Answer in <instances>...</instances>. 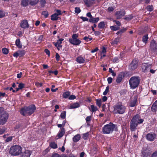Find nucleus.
Here are the masks:
<instances>
[{
  "label": "nucleus",
  "mask_w": 157,
  "mask_h": 157,
  "mask_svg": "<svg viewBox=\"0 0 157 157\" xmlns=\"http://www.w3.org/2000/svg\"><path fill=\"white\" fill-rule=\"evenodd\" d=\"M99 20L98 17L96 18H94L93 17L92 18H90L89 20V21L92 23H96L98 22Z\"/></svg>",
  "instance_id": "4be33fe9"
},
{
  "label": "nucleus",
  "mask_w": 157,
  "mask_h": 157,
  "mask_svg": "<svg viewBox=\"0 0 157 157\" xmlns=\"http://www.w3.org/2000/svg\"><path fill=\"white\" fill-rule=\"evenodd\" d=\"M20 26L24 29L28 28L29 27V25L27 20H22L20 23Z\"/></svg>",
  "instance_id": "2eb2a0df"
},
{
  "label": "nucleus",
  "mask_w": 157,
  "mask_h": 157,
  "mask_svg": "<svg viewBox=\"0 0 157 157\" xmlns=\"http://www.w3.org/2000/svg\"><path fill=\"white\" fill-rule=\"evenodd\" d=\"M12 136H9L7 137L5 140L6 142H8L11 141L12 140Z\"/></svg>",
  "instance_id": "13d9d810"
},
{
  "label": "nucleus",
  "mask_w": 157,
  "mask_h": 157,
  "mask_svg": "<svg viewBox=\"0 0 157 157\" xmlns=\"http://www.w3.org/2000/svg\"><path fill=\"white\" fill-rule=\"evenodd\" d=\"M117 128V125L112 122L104 125L102 128V132L104 134L112 133L114 128Z\"/></svg>",
  "instance_id": "7ed1b4c3"
},
{
  "label": "nucleus",
  "mask_w": 157,
  "mask_h": 157,
  "mask_svg": "<svg viewBox=\"0 0 157 157\" xmlns=\"http://www.w3.org/2000/svg\"><path fill=\"white\" fill-rule=\"evenodd\" d=\"M6 131V129L4 128H0V135L3 134Z\"/></svg>",
  "instance_id": "0e129e2a"
},
{
  "label": "nucleus",
  "mask_w": 157,
  "mask_h": 157,
  "mask_svg": "<svg viewBox=\"0 0 157 157\" xmlns=\"http://www.w3.org/2000/svg\"><path fill=\"white\" fill-rule=\"evenodd\" d=\"M119 62V59L117 57H115L113 59V62L114 63H118Z\"/></svg>",
  "instance_id": "e2e57ef3"
},
{
  "label": "nucleus",
  "mask_w": 157,
  "mask_h": 157,
  "mask_svg": "<svg viewBox=\"0 0 157 157\" xmlns=\"http://www.w3.org/2000/svg\"><path fill=\"white\" fill-rule=\"evenodd\" d=\"M69 42L71 44L75 45H79L81 43V41L80 40L78 39H75L74 40H72V39H69Z\"/></svg>",
  "instance_id": "dca6fc26"
},
{
  "label": "nucleus",
  "mask_w": 157,
  "mask_h": 157,
  "mask_svg": "<svg viewBox=\"0 0 157 157\" xmlns=\"http://www.w3.org/2000/svg\"><path fill=\"white\" fill-rule=\"evenodd\" d=\"M126 28H123L121 29L118 31L117 32V33H116V34L118 35L121 36L123 33L126 31Z\"/></svg>",
  "instance_id": "7c9ffc66"
},
{
  "label": "nucleus",
  "mask_w": 157,
  "mask_h": 157,
  "mask_svg": "<svg viewBox=\"0 0 157 157\" xmlns=\"http://www.w3.org/2000/svg\"><path fill=\"white\" fill-rule=\"evenodd\" d=\"M119 37H117L115 38L113 40L111 44L112 45L117 44L119 42Z\"/></svg>",
  "instance_id": "72a5a7b5"
},
{
  "label": "nucleus",
  "mask_w": 157,
  "mask_h": 157,
  "mask_svg": "<svg viewBox=\"0 0 157 157\" xmlns=\"http://www.w3.org/2000/svg\"><path fill=\"white\" fill-rule=\"evenodd\" d=\"M142 154L143 157H147L149 155V153L146 150L143 149L142 150Z\"/></svg>",
  "instance_id": "2f4dec72"
},
{
  "label": "nucleus",
  "mask_w": 157,
  "mask_h": 157,
  "mask_svg": "<svg viewBox=\"0 0 157 157\" xmlns=\"http://www.w3.org/2000/svg\"><path fill=\"white\" fill-rule=\"evenodd\" d=\"M64 40V39L60 38L59 40H57V41L56 42H53L54 45L56 47L58 50H60L59 48H61L62 45L61 44L62 43V41Z\"/></svg>",
  "instance_id": "ddd939ff"
},
{
  "label": "nucleus",
  "mask_w": 157,
  "mask_h": 157,
  "mask_svg": "<svg viewBox=\"0 0 157 157\" xmlns=\"http://www.w3.org/2000/svg\"><path fill=\"white\" fill-rule=\"evenodd\" d=\"M65 132V128L63 127H62L57 134V136L59 138L62 137L64 135Z\"/></svg>",
  "instance_id": "a211bd4d"
},
{
  "label": "nucleus",
  "mask_w": 157,
  "mask_h": 157,
  "mask_svg": "<svg viewBox=\"0 0 157 157\" xmlns=\"http://www.w3.org/2000/svg\"><path fill=\"white\" fill-rule=\"evenodd\" d=\"M25 84L22 83H20L18 85V87L21 89V90L25 87Z\"/></svg>",
  "instance_id": "603ef678"
},
{
  "label": "nucleus",
  "mask_w": 157,
  "mask_h": 157,
  "mask_svg": "<svg viewBox=\"0 0 157 157\" xmlns=\"http://www.w3.org/2000/svg\"><path fill=\"white\" fill-rule=\"evenodd\" d=\"M136 102L137 99H134L130 103V106L131 107H133L135 106Z\"/></svg>",
  "instance_id": "79ce46f5"
},
{
  "label": "nucleus",
  "mask_w": 157,
  "mask_h": 157,
  "mask_svg": "<svg viewBox=\"0 0 157 157\" xmlns=\"http://www.w3.org/2000/svg\"><path fill=\"white\" fill-rule=\"evenodd\" d=\"M138 66L137 61L133 59L128 66V70L130 71H133L137 69Z\"/></svg>",
  "instance_id": "6e6552de"
},
{
  "label": "nucleus",
  "mask_w": 157,
  "mask_h": 157,
  "mask_svg": "<svg viewBox=\"0 0 157 157\" xmlns=\"http://www.w3.org/2000/svg\"><path fill=\"white\" fill-rule=\"evenodd\" d=\"M101 33V32L98 31H95L94 32V34L96 36L100 35Z\"/></svg>",
  "instance_id": "774afa93"
},
{
  "label": "nucleus",
  "mask_w": 157,
  "mask_h": 157,
  "mask_svg": "<svg viewBox=\"0 0 157 157\" xmlns=\"http://www.w3.org/2000/svg\"><path fill=\"white\" fill-rule=\"evenodd\" d=\"M15 44L18 48H22V45L21 43L20 39L18 38L15 41Z\"/></svg>",
  "instance_id": "a878e982"
},
{
  "label": "nucleus",
  "mask_w": 157,
  "mask_h": 157,
  "mask_svg": "<svg viewBox=\"0 0 157 157\" xmlns=\"http://www.w3.org/2000/svg\"><path fill=\"white\" fill-rule=\"evenodd\" d=\"M146 9L147 11L151 12L153 10V6L152 5H148L147 6Z\"/></svg>",
  "instance_id": "37998d69"
},
{
  "label": "nucleus",
  "mask_w": 157,
  "mask_h": 157,
  "mask_svg": "<svg viewBox=\"0 0 157 157\" xmlns=\"http://www.w3.org/2000/svg\"><path fill=\"white\" fill-rule=\"evenodd\" d=\"M109 86H107L106 87V89H105V91L103 92V95H106L109 91Z\"/></svg>",
  "instance_id": "09e8293b"
},
{
  "label": "nucleus",
  "mask_w": 157,
  "mask_h": 157,
  "mask_svg": "<svg viewBox=\"0 0 157 157\" xmlns=\"http://www.w3.org/2000/svg\"><path fill=\"white\" fill-rule=\"evenodd\" d=\"M144 121V120L143 119H139L138 120H137V123L138 125L139 124H140L143 123V121Z\"/></svg>",
  "instance_id": "6e6d98bb"
},
{
  "label": "nucleus",
  "mask_w": 157,
  "mask_h": 157,
  "mask_svg": "<svg viewBox=\"0 0 157 157\" xmlns=\"http://www.w3.org/2000/svg\"><path fill=\"white\" fill-rule=\"evenodd\" d=\"M151 64L147 63H143L141 68L142 71L145 73L147 72L151 68Z\"/></svg>",
  "instance_id": "9d476101"
},
{
  "label": "nucleus",
  "mask_w": 157,
  "mask_h": 157,
  "mask_svg": "<svg viewBox=\"0 0 157 157\" xmlns=\"http://www.w3.org/2000/svg\"><path fill=\"white\" fill-rule=\"evenodd\" d=\"M49 146L53 149H56L57 148V144L53 142H52L50 144Z\"/></svg>",
  "instance_id": "c9c22d12"
},
{
  "label": "nucleus",
  "mask_w": 157,
  "mask_h": 157,
  "mask_svg": "<svg viewBox=\"0 0 157 157\" xmlns=\"http://www.w3.org/2000/svg\"><path fill=\"white\" fill-rule=\"evenodd\" d=\"M140 78L139 76L132 77L129 81L130 88L132 89H134L137 87L140 84Z\"/></svg>",
  "instance_id": "f03ea898"
},
{
  "label": "nucleus",
  "mask_w": 157,
  "mask_h": 157,
  "mask_svg": "<svg viewBox=\"0 0 157 157\" xmlns=\"http://www.w3.org/2000/svg\"><path fill=\"white\" fill-rule=\"evenodd\" d=\"M150 48L153 52H157V43L154 40H152L150 45Z\"/></svg>",
  "instance_id": "1a4fd4ad"
},
{
  "label": "nucleus",
  "mask_w": 157,
  "mask_h": 157,
  "mask_svg": "<svg viewBox=\"0 0 157 157\" xmlns=\"http://www.w3.org/2000/svg\"><path fill=\"white\" fill-rule=\"evenodd\" d=\"M151 157H157V150H156L152 153Z\"/></svg>",
  "instance_id": "052dcab7"
},
{
  "label": "nucleus",
  "mask_w": 157,
  "mask_h": 157,
  "mask_svg": "<svg viewBox=\"0 0 157 157\" xmlns=\"http://www.w3.org/2000/svg\"><path fill=\"white\" fill-rule=\"evenodd\" d=\"M107 81L108 84L111 83L113 81V78L111 77H108L107 78Z\"/></svg>",
  "instance_id": "69168bd1"
},
{
  "label": "nucleus",
  "mask_w": 157,
  "mask_h": 157,
  "mask_svg": "<svg viewBox=\"0 0 157 157\" xmlns=\"http://www.w3.org/2000/svg\"><path fill=\"white\" fill-rule=\"evenodd\" d=\"M125 76V73L124 72H121L119 74L116 79V82L117 83H120L122 81Z\"/></svg>",
  "instance_id": "4468645a"
},
{
  "label": "nucleus",
  "mask_w": 157,
  "mask_h": 157,
  "mask_svg": "<svg viewBox=\"0 0 157 157\" xmlns=\"http://www.w3.org/2000/svg\"><path fill=\"white\" fill-rule=\"evenodd\" d=\"M148 37V34H147L144 35L142 37V41L145 44L147 42Z\"/></svg>",
  "instance_id": "f704fd0d"
},
{
  "label": "nucleus",
  "mask_w": 157,
  "mask_h": 157,
  "mask_svg": "<svg viewBox=\"0 0 157 157\" xmlns=\"http://www.w3.org/2000/svg\"><path fill=\"white\" fill-rule=\"evenodd\" d=\"M96 105L100 107L101 104V99H98L96 100Z\"/></svg>",
  "instance_id": "a19ab883"
},
{
  "label": "nucleus",
  "mask_w": 157,
  "mask_h": 157,
  "mask_svg": "<svg viewBox=\"0 0 157 157\" xmlns=\"http://www.w3.org/2000/svg\"><path fill=\"white\" fill-rule=\"evenodd\" d=\"M135 16H133L132 14L129 15L126 17L124 18V19L127 21H129L132 20L133 17H134Z\"/></svg>",
  "instance_id": "4c0bfd02"
},
{
  "label": "nucleus",
  "mask_w": 157,
  "mask_h": 157,
  "mask_svg": "<svg viewBox=\"0 0 157 157\" xmlns=\"http://www.w3.org/2000/svg\"><path fill=\"white\" fill-rule=\"evenodd\" d=\"M81 138L80 134H78L75 135L73 138V141L74 142H76L78 141Z\"/></svg>",
  "instance_id": "5701e85b"
},
{
  "label": "nucleus",
  "mask_w": 157,
  "mask_h": 157,
  "mask_svg": "<svg viewBox=\"0 0 157 157\" xmlns=\"http://www.w3.org/2000/svg\"><path fill=\"white\" fill-rule=\"evenodd\" d=\"M39 0H29V4L31 6L36 5L39 2Z\"/></svg>",
  "instance_id": "bb28decb"
},
{
  "label": "nucleus",
  "mask_w": 157,
  "mask_h": 157,
  "mask_svg": "<svg viewBox=\"0 0 157 157\" xmlns=\"http://www.w3.org/2000/svg\"><path fill=\"white\" fill-rule=\"evenodd\" d=\"M66 111H63L61 113L60 117L63 119H65L66 116Z\"/></svg>",
  "instance_id": "ea45409f"
},
{
  "label": "nucleus",
  "mask_w": 157,
  "mask_h": 157,
  "mask_svg": "<svg viewBox=\"0 0 157 157\" xmlns=\"http://www.w3.org/2000/svg\"><path fill=\"white\" fill-rule=\"evenodd\" d=\"M71 92L69 91H66L64 92L63 94V97L64 98H69Z\"/></svg>",
  "instance_id": "c756f323"
},
{
  "label": "nucleus",
  "mask_w": 157,
  "mask_h": 157,
  "mask_svg": "<svg viewBox=\"0 0 157 157\" xmlns=\"http://www.w3.org/2000/svg\"><path fill=\"white\" fill-rule=\"evenodd\" d=\"M156 136V135L155 133L150 132L147 134L146 138L148 140L152 141L155 139Z\"/></svg>",
  "instance_id": "9b49d317"
},
{
  "label": "nucleus",
  "mask_w": 157,
  "mask_h": 157,
  "mask_svg": "<svg viewBox=\"0 0 157 157\" xmlns=\"http://www.w3.org/2000/svg\"><path fill=\"white\" fill-rule=\"evenodd\" d=\"M36 109L35 105H32L28 107L22 108L20 110V113L23 116H25L26 115H30L33 114Z\"/></svg>",
  "instance_id": "f257e3e1"
},
{
  "label": "nucleus",
  "mask_w": 157,
  "mask_h": 157,
  "mask_svg": "<svg viewBox=\"0 0 157 157\" xmlns=\"http://www.w3.org/2000/svg\"><path fill=\"white\" fill-rule=\"evenodd\" d=\"M90 36L89 35L88 36H85L83 37V39L84 40H85L86 42H89L90 40H92L93 39L91 36H90V37H89Z\"/></svg>",
  "instance_id": "58836bf2"
},
{
  "label": "nucleus",
  "mask_w": 157,
  "mask_h": 157,
  "mask_svg": "<svg viewBox=\"0 0 157 157\" xmlns=\"http://www.w3.org/2000/svg\"><path fill=\"white\" fill-rule=\"evenodd\" d=\"M22 148L20 146L15 145L11 147L10 153L12 155H18L22 153Z\"/></svg>",
  "instance_id": "0eeeda50"
},
{
  "label": "nucleus",
  "mask_w": 157,
  "mask_h": 157,
  "mask_svg": "<svg viewBox=\"0 0 157 157\" xmlns=\"http://www.w3.org/2000/svg\"><path fill=\"white\" fill-rule=\"evenodd\" d=\"M111 29L113 31L118 30L120 29V27L116 26H112L110 27Z\"/></svg>",
  "instance_id": "c03bdc74"
},
{
  "label": "nucleus",
  "mask_w": 157,
  "mask_h": 157,
  "mask_svg": "<svg viewBox=\"0 0 157 157\" xmlns=\"http://www.w3.org/2000/svg\"><path fill=\"white\" fill-rule=\"evenodd\" d=\"M80 18L83 21H88L89 20L86 17H85L83 16H81L80 17Z\"/></svg>",
  "instance_id": "bf43d9fd"
},
{
  "label": "nucleus",
  "mask_w": 157,
  "mask_h": 157,
  "mask_svg": "<svg viewBox=\"0 0 157 157\" xmlns=\"http://www.w3.org/2000/svg\"><path fill=\"white\" fill-rule=\"evenodd\" d=\"M75 12L77 14L79 13L81 11V10L79 7H76L75 8Z\"/></svg>",
  "instance_id": "8fccbe9b"
},
{
  "label": "nucleus",
  "mask_w": 157,
  "mask_h": 157,
  "mask_svg": "<svg viewBox=\"0 0 157 157\" xmlns=\"http://www.w3.org/2000/svg\"><path fill=\"white\" fill-rule=\"evenodd\" d=\"M56 13H54L51 16V19L52 21H57L59 17Z\"/></svg>",
  "instance_id": "cd10ccee"
},
{
  "label": "nucleus",
  "mask_w": 157,
  "mask_h": 157,
  "mask_svg": "<svg viewBox=\"0 0 157 157\" xmlns=\"http://www.w3.org/2000/svg\"><path fill=\"white\" fill-rule=\"evenodd\" d=\"M51 157H60V155L57 153H53Z\"/></svg>",
  "instance_id": "680f3d73"
},
{
  "label": "nucleus",
  "mask_w": 157,
  "mask_h": 157,
  "mask_svg": "<svg viewBox=\"0 0 157 157\" xmlns=\"http://www.w3.org/2000/svg\"><path fill=\"white\" fill-rule=\"evenodd\" d=\"M89 136V133L88 132L85 133L82 135V138L84 140H87Z\"/></svg>",
  "instance_id": "a18cd8bd"
},
{
  "label": "nucleus",
  "mask_w": 157,
  "mask_h": 157,
  "mask_svg": "<svg viewBox=\"0 0 157 157\" xmlns=\"http://www.w3.org/2000/svg\"><path fill=\"white\" fill-rule=\"evenodd\" d=\"M29 0H21V4L23 7L27 6L29 4Z\"/></svg>",
  "instance_id": "393cba45"
},
{
  "label": "nucleus",
  "mask_w": 157,
  "mask_h": 157,
  "mask_svg": "<svg viewBox=\"0 0 157 157\" xmlns=\"http://www.w3.org/2000/svg\"><path fill=\"white\" fill-rule=\"evenodd\" d=\"M2 53L5 55L8 54L9 53V50L6 48H3L2 49Z\"/></svg>",
  "instance_id": "49530a36"
},
{
  "label": "nucleus",
  "mask_w": 157,
  "mask_h": 157,
  "mask_svg": "<svg viewBox=\"0 0 157 157\" xmlns=\"http://www.w3.org/2000/svg\"><path fill=\"white\" fill-rule=\"evenodd\" d=\"M21 153H22V154L20 157H30L32 153L30 151L26 150L24 152H22Z\"/></svg>",
  "instance_id": "f3484780"
},
{
  "label": "nucleus",
  "mask_w": 157,
  "mask_h": 157,
  "mask_svg": "<svg viewBox=\"0 0 157 157\" xmlns=\"http://www.w3.org/2000/svg\"><path fill=\"white\" fill-rule=\"evenodd\" d=\"M3 108L0 107V125H4L9 117V114Z\"/></svg>",
  "instance_id": "20e7f679"
},
{
  "label": "nucleus",
  "mask_w": 157,
  "mask_h": 157,
  "mask_svg": "<svg viewBox=\"0 0 157 157\" xmlns=\"http://www.w3.org/2000/svg\"><path fill=\"white\" fill-rule=\"evenodd\" d=\"M95 0H84V2L88 7H90L94 4Z\"/></svg>",
  "instance_id": "aec40b11"
},
{
  "label": "nucleus",
  "mask_w": 157,
  "mask_h": 157,
  "mask_svg": "<svg viewBox=\"0 0 157 157\" xmlns=\"http://www.w3.org/2000/svg\"><path fill=\"white\" fill-rule=\"evenodd\" d=\"M35 84V85L37 87H41L43 86V84L42 83H39L38 82H36Z\"/></svg>",
  "instance_id": "4d7b16f0"
},
{
  "label": "nucleus",
  "mask_w": 157,
  "mask_h": 157,
  "mask_svg": "<svg viewBox=\"0 0 157 157\" xmlns=\"http://www.w3.org/2000/svg\"><path fill=\"white\" fill-rule=\"evenodd\" d=\"M18 52L19 57L23 56L25 54V51L24 50L18 51Z\"/></svg>",
  "instance_id": "e433bc0d"
},
{
  "label": "nucleus",
  "mask_w": 157,
  "mask_h": 157,
  "mask_svg": "<svg viewBox=\"0 0 157 157\" xmlns=\"http://www.w3.org/2000/svg\"><path fill=\"white\" fill-rule=\"evenodd\" d=\"M151 111L155 112L157 111V100H156L152 104L151 107Z\"/></svg>",
  "instance_id": "412c9836"
},
{
  "label": "nucleus",
  "mask_w": 157,
  "mask_h": 157,
  "mask_svg": "<svg viewBox=\"0 0 157 157\" xmlns=\"http://www.w3.org/2000/svg\"><path fill=\"white\" fill-rule=\"evenodd\" d=\"M125 13L124 10H120L116 12L115 15L117 19H119L124 16Z\"/></svg>",
  "instance_id": "f8f14e48"
},
{
  "label": "nucleus",
  "mask_w": 157,
  "mask_h": 157,
  "mask_svg": "<svg viewBox=\"0 0 157 157\" xmlns=\"http://www.w3.org/2000/svg\"><path fill=\"white\" fill-rule=\"evenodd\" d=\"M91 109H89L90 111L92 112H94L97 111L98 109L97 107L95 106L94 105H91Z\"/></svg>",
  "instance_id": "473e14b6"
},
{
  "label": "nucleus",
  "mask_w": 157,
  "mask_h": 157,
  "mask_svg": "<svg viewBox=\"0 0 157 157\" xmlns=\"http://www.w3.org/2000/svg\"><path fill=\"white\" fill-rule=\"evenodd\" d=\"M40 6L42 7H44L46 3L45 0H41L40 1Z\"/></svg>",
  "instance_id": "3c124183"
},
{
  "label": "nucleus",
  "mask_w": 157,
  "mask_h": 157,
  "mask_svg": "<svg viewBox=\"0 0 157 157\" xmlns=\"http://www.w3.org/2000/svg\"><path fill=\"white\" fill-rule=\"evenodd\" d=\"M78 34H73L72 36V40H75L77 39L78 37Z\"/></svg>",
  "instance_id": "864d4df0"
},
{
  "label": "nucleus",
  "mask_w": 157,
  "mask_h": 157,
  "mask_svg": "<svg viewBox=\"0 0 157 157\" xmlns=\"http://www.w3.org/2000/svg\"><path fill=\"white\" fill-rule=\"evenodd\" d=\"M42 15L44 16L45 18H47L48 17L49 14L47 11H44L42 12Z\"/></svg>",
  "instance_id": "de8ad7c7"
},
{
  "label": "nucleus",
  "mask_w": 157,
  "mask_h": 157,
  "mask_svg": "<svg viewBox=\"0 0 157 157\" xmlns=\"http://www.w3.org/2000/svg\"><path fill=\"white\" fill-rule=\"evenodd\" d=\"M98 27L100 29H104L105 28V24L104 21H101L99 23Z\"/></svg>",
  "instance_id": "c85d7f7f"
},
{
  "label": "nucleus",
  "mask_w": 157,
  "mask_h": 157,
  "mask_svg": "<svg viewBox=\"0 0 157 157\" xmlns=\"http://www.w3.org/2000/svg\"><path fill=\"white\" fill-rule=\"evenodd\" d=\"M80 106V104L78 102H75L73 104L71 105L70 107V109H74L79 107Z\"/></svg>",
  "instance_id": "b1692460"
},
{
  "label": "nucleus",
  "mask_w": 157,
  "mask_h": 157,
  "mask_svg": "<svg viewBox=\"0 0 157 157\" xmlns=\"http://www.w3.org/2000/svg\"><path fill=\"white\" fill-rule=\"evenodd\" d=\"M113 107L114 111L116 113L122 114L125 112L126 107L121 102L117 103Z\"/></svg>",
  "instance_id": "423d86ee"
},
{
  "label": "nucleus",
  "mask_w": 157,
  "mask_h": 157,
  "mask_svg": "<svg viewBox=\"0 0 157 157\" xmlns=\"http://www.w3.org/2000/svg\"><path fill=\"white\" fill-rule=\"evenodd\" d=\"M5 13L3 12L0 10V18H2L4 17L5 16Z\"/></svg>",
  "instance_id": "338daca9"
},
{
  "label": "nucleus",
  "mask_w": 157,
  "mask_h": 157,
  "mask_svg": "<svg viewBox=\"0 0 157 157\" xmlns=\"http://www.w3.org/2000/svg\"><path fill=\"white\" fill-rule=\"evenodd\" d=\"M76 98V97L74 95H71L69 96L68 99L69 100H74Z\"/></svg>",
  "instance_id": "5fc2aeb1"
},
{
  "label": "nucleus",
  "mask_w": 157,
  "mask_h": 157,
  "mask_svg": "<svg viewBox=\"0 0 157 157\" xmlns=\"http://www.w3.org/2000/svg\"><path fill=\"white\" fill-rule=\"evenodd\" d=\"M77 62L78 63H85V59L81 56H78L76 59Z\"/></svg>",
  "instance_id": "6ab92c4d"
},
{
  "label": "nucleus",
  "mask_w": 157,
  "mask_h": 157,
  "mask_svg": "<svg viewBox=\"0 0 157 157\" xmlns=\"http://www.w3.org/2000/svg\"><path fill=\"white\" fill-rule=\"evenodd\" d=\"M140 117L139 114H137L134 116L131 120L130 122V129L131 132L134 131L136 130L138 124L137 123V120Z\"/></svg>",
  "instance_id": "39448f33"
}]
</instances>
